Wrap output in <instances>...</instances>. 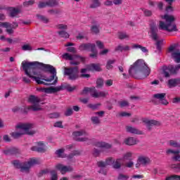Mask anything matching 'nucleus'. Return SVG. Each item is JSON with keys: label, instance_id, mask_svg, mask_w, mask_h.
<instances>
[{"label": "nucleus", "instance_id": "1", "mask_svg": "<svg viewBox=\"0 0 180 180\" xmlns=\"http://www.w3.org/2000/svg\"><path fill=\"white\" fill-rule=\"evenodd\" d=\"M41 65V63H39L38 62L23 61L22 63V70L23 71H25V75H27L29 78L34 79V81H36L37 84H44L45 85H48L41 79L46 81V82H51V81H53L54 78L55 80L53 84H57V79H58V78L57 77V70L55 69V68L51 65H44V68H45V70H46L49 72H51V74L53 75L52 76H51L50 79H46V77L43 76L41 72H40V70H39V65Z\"/></svg>", "mask_w": 180, "mask_h": 180}, {"label": "nucleus", "instance_id": "2", "mask_svg": "<svg viewBox=\"0 0 180 180\" xmlns=\"http://www.w3.org/2000/svg\"><path fill=\"white\" fill-rule=\"evenodd\" d=\"M34 124L30 122L18 123L15 125L16 131L11 134L13 139H20L21 136H34L37 133V130L34 129Z\"/></svg>", "mask_w": 180, "mask_h": 180}, {"label": "nucleus", "instance_id": "3", "mask_svg": "<svg viewBox=\"0 0 180 180\" xmlns=\"http://www.w3.org/2000/svg\"><path fill=\"white\" fill-rule=\"evenodd\" d=\"M151 71L146 62L143 60H137L129 69V74L133 75V74H140L143 78H147Z\"/></svg>", "mask_w": 180, "mask_h": 180}, {"label": "nucleus", "instance_id": "4", "mask_svg": "<svg viewBox=\"0 0 180 180\" xmlns=\"http://www.w3.org/2000/svg\"><path fill=\"white\" fill-rule=\"evenodd\" d=\"M161 19L165 21L160 20L158 24L159 30H165L166 32H178L176 25L175 24V17L172 15L165 14L160 15Z\"/></svg>", "mask_w": 180, "mask_h": 180}, {"label": "nucleus", "instance_id": "5", "mask_svg": "<svg viewBox=\"0 0 180 180\" xmlns=\"http://www.w3.org/2000/svg\"><path fill=\"white\" fill-rule=\"evenodd\" d=\"M37 162L34 159H32L27 162L20 163L18 160L13 161V165L15 168H19L20 172H24L25 174H29L30 168L33 167Z\"/></svg>", "mask_w": 180, "mask_h": 180}, {"label": "nucleus", "instance_id": "6", "mask_svg": "<svg viewBox=\"0 0 180 180\" xmlns=\"http://www.w3.org/2000/svg\"><path fill=\"white\" fill-rule=\"evenodd\" d=\"M30 103L32 105L27 107L28 110H33L34 112H37L38 110H41V106L40 105V98L36 96H30L28 98Z\"/></svg>", "mask_w": 180, "mask_h": 180}, {"label": "nucleus", "instance_id": "7", "mask_svg": "<svg viewBox=\"0 0 180 180\" xmlns=\"http://www.w3.org/2000/svg\"><path fill=\"white\" fill-rule=\"evenodd\" d=\"M62 57L64 60H70V65H79V64H81V61H84V58L67 53L63 54Z\"/></svg>", "mask_w": 180, "mask_h": 180}, {"label": "nucleus", "instance_id": "8", "mask_svg": "<svg viewBox=\"0 0 180 180\" xmlns=\"http://www.w3.org/2000/svg\"><path fill=\"white\" fill-rule=\"evenodd\" d=\"M72 136L75 137V140L77 141H91V139L89 138V134H88V132H86L84 129L74 131L72 133Z\"/></svg>", "mask_w": 180, "mask_h": 180}, {"label": "nucleus", "instance_id": "9", "mask_svg": "<svg viewBox=\"0 0 180 180\" xmlns=\"http://www.w3.org/2000/svg\"><path fill=\"white\" fill-rule=\"evenodd\" d=\"M150 37L153 40H155L156 42V46L158 50H161V44L164 43V39H161L158 41V27L155 25H153L150 27Z\"/></svg>", "mask_w": 180, "mask_h": 180}, {"label": "nucleus", "instance_id": "10", "mask_svg": "<svg viewBox=\"0 0 180 180\" xmlns=\"http://www.w3.org/2000/svg\"><path fill=\"white\" fill-rule=\"evenodd\" d=\"M79 72L78 67L64 68V75H67L68 79H70L71 81L77 79Z\"/></svg>", "mask_w": 180, "mask_h": 180}, {"label": "nucleus", "instance_id": "11", "mask_svg": "<svg viewBox=\"0 0 180 180\" xmlns=\"http://www.w3.org/2000/svg\"><path fill=\"white\" fill-rule=\"evenodd\" d=\"M168 53L175 63H180V51L176 48V45L173 44L168 48Z\"/></svg>", "mask_w": 180, "mask_h": 180}, {"label": "nucleus", "instance_id": "12", "mask_svg": "<svg viewBox=\"0 0 180 180\" xmlns=\"http://www.w3.org/2000/svg\"><path fill=\"white\" fill-rule=\"evenodd\" d=\"M151 164V160L147 156H140L137 160V163L135 165L136 168H140V165L142 167H147Z\"/></svg>", "mask_w": 180, "mask_h": 180}, {"label": "nucleus", "instance_id": "13", "mask_svg": "<svg viewBox=\"0 0 180 180\" xmlns=\"http://www.w3.org/2000/svg\"><path fill=\"white\" fill-rule=\"evenodd\" d=\"M141 121L146 124L148 130H151V126H161V122L158 120L142 118Z\"/></svg>", "mask_w": 180, "mask_h": 180}, {"label": "nucleus", "instance_id": "14", "mask_svg": "<svg viewBox=\"0 0 180 180\" xmlns=\"http://www.w3.org/2000/svg\"><path fill=\"white\" fill-rule=\"evenodd\" d=\"M56 168L60 171L62 175H65L67 172H72L74 171V168L72 166H65L63 164H58L56 165Z\"/></svg>", "mask_w": 180, "mask_h": 180}, {"label": "nucleus", "instance_id": "15", "mask_svg": "<svg viewBox=\"0 0 180 180\" xmlns=\"http://www.w3.org/2000/svg\"><path fill=\"white\" fill-rule=\"evenodd\" d=\"M165 96H167V94L160 93V94H154L153 96V98L158 101L161 103V105H164L165 106H167V105H168L169 103L167 99H165Z\"/></svg>", "mask_w": 180, "mask_h": 180}, {"label": "nucleus", "instance_id": "16", "mask_svg": "<svg viewBox=\"0 0 180 180\" xmlns=\"http://www.w3.org/2000/svg\"><path fill=\"white\" fill-rule=\"evenodd\" d=\"M41 92H45V94H54L56 92H58V91H62L64 89V86L61 85L58 87H49V88H39L37 89Z\"/></svg>", "mask_w": 180, "mask_h": 180}, {"label": "nucleus", "instance_id": "17", "mask_svg": "<svg viewBox=\"0 0 180 180\" xmlns=\"http://www.w3.org/2000/svg\"><path fill=\"white\" fill-rule=\"evenodd\" d=\"M79 50L80 51H95V44L91 43L82 44L79 46Z\"/></svg>", "mask_w": 180, "mask_h": 180}, {"label": "nucleus", "instance_id": "18", "mask_svg": "<svg viewBox=\"0 0 180 180\" xmlns=\"http://www.w3.org/2000/svg\"><path fill=\"white\" fill-rule=\"evenodd\" d=\"M125 129L127 133H130L131 134H137L139 136L143 134V131L133 126L127 125L125 127Z\"/></svg>", "mask_w": 180, "mask_h": 180}, {"label": "nucleus", "instance_id": "19", "mask_svg": "<svg viewBox=\"0 0 180 180\" xmlns=\"http://www.w3.org/2000/svg\"><path fill=\"white\" fill-rule=\"evenodd\" d=\"M93 92L91 93V96L93 98H105L108 95V92L97 91L95 87H92Z\"/></svg>", "mask_w": 180, "mask_h": 180}, {"label": "nucleus", "instance_id": "20", "mask_svg": "<svg viewBox=\"0 0 180 180\" xmlns=\"http://www.w3.org/2000/svg\"><path fill=\"white\" fill-rule=\"evenodd\" d=\"M138 143L139 139L133 136H129L124 140V144L126 146H136Z\"/></svg>", "mask_w": 180, "mask_h": 180}, {"label": "nucleus", "instance_id": "21", "mask_svg": "<svg viewBox=\"0 0 180 180\" xmlns=\"http://www.w3.org/2000/svg\"><path fill=\"white\" fill-rule=\"evenodd\" d=\"M32 151H37V153H44L46 151V146L43 142H38L37 146L31 148Z\"/></svg>", "mask_w": 180, "mask_h": 180}, {"label": "nucleus", "instance_id": "22", "mask_svg": "<svg viewBox=\"0 0 180 180\" xmlns=\"http://www.w3.org/2000/svg\"><path fill=\"white\" fill-rule=\"evenodd\" d=\"M159 77H164L165 78H169L171 77V72L168 66H163L160 70Z\"/></svg>", "mask_w": 180, "mask_h": 180}, {"label": "nucleus", "instance_id": "23", "mask_svg": "<svg viewBox=\"0 0 180 180\" xmlns=\"http://www.w3.org/2000/svg\"><path fill=\"white\" fill-rule=\"evenodd\" d=\"M87 70L89 71H102V68H101V64L99 63H91L87 66Z\"/></svg>", "mask_w": 180, "mask_h": 180}, {"label": "nucleus", "instance_id": "24", "mask_svg": "<svg viewBox=\"0 0 180 180\" xmlns=\"http://www.w3.org/2000/svg\"><path fill=\"white\" fill-rule=\"evenodd\" d=\"M8 11V15L11 18H15V16H18V15L20 13V10L19 8H15L13 7L10 8Z\"/></svg>", "mask_w": 180, "mask_h": 180}, {"label": "nucleus", "instance_id": "25", "mask_svg": "<svg viewBox=\"0 0 180 180\" xmlns=\"http://www.w3.org/2000/svg\"><path fill=\"white\" fill-rule=\"evenodd\" d=\"M168 84L169 88H172L174 86H177V85H180V79H172L168 82Z\"/></svg>", "mask_w": 180, "mask_h": 180}, {"label": "nucleus", "instance_id": "26", "mask_svg": "<svg viewBox=\"0 0 180 180\" xmlns=\"http://www.w3.org/2000/svg\"><path fill=\"white\" fill-rule=\"evenodd\" d=\"M117 37L120 40H129V39H130V35L126 32H120L117 33Z\"/></svg>", "mask_w": 180, "mask_h": 180}, {"label": "nucleus", "instance_id": "27", "mask_svg": "<svg viewBox=\"0 0 180 180\" xmlns=\"http://www.w3.org/2000/svg\"><path fill=\"white\" fill-rule=\"evenodd\" d=\"M96 147L99 148H112V145L105 142H97L96 143Z\"/></svg>", "mask_w": 180, "mask_h": 180}, {"label": "nucleus", "instance_id": "28", "mask_svg": "<svg viewBox=\"0 0 180 180\" xmlns=\"http://www.w3.org/2000/svg\"><path fill=\"white\" fill-rule=\"evenodd\" d=\"M122 159L118 158L116 160H114V162H112V168L114 169H120L122 168V163H121Z\"/></svg>", "mask_w": 180, "mask_h": 180}, {"label": "nucleus", "instance_id": "29", "mask_svg": "<svg viewBox=\"0 0 180 180\" xmlns=\"http://www.w3.org/2000/svg\"><path fill=\"white\" fill-rule=\"evenodd\" d=\"M123 161H131L133 160V153L131 152H127L123 155L122 158Z\"/></svg>", "mask_w": 180, "mask_h": 180}, {"label": "nucleus", "instance_id": "30", "mask_svg": "<svg viewBox=\"0 0 180 180\" xmlns=\"http://www.w3.org/2000/svg\"><path fill=\"white\" fill-rule=\"evenodd\" d=\"M64 151H65V148L58 149L56 151V155L57 157H59V158H65L67 155L64 153Z\"/></svg>", "mask_w": 180, "mask_h": 180}, {"label": "nucleus", "instance_id": "31", "mask_svg": "<svg viewBox=\"0 0 180 180\" xmlns=\"http://www.w3.org/2000/svg\"><path fill=\"white\" fill-rule=\"evenodd\" d=\"M132 49H140V50H141V51L143 53H148V49H147V48H146L145 46H143L140 44H132Z\"/></svg>", "mask_w": 180, "mask_h": 180}, {"label": "nucleus", "instance_id": "32", "mask_svg": "<svg viewBox=\"0 0 180 180\" xmlns=\"http://www.w3.org/2000/svg\"><path fill=\"white\" fill-rule=\"evenodd\" d=\"M116 63V60L115 59H110L107 61L105 68L107 70H112L113 69V65Z\"/></svg>", "mask_w": 180, "mask_h": 180}, {"label": "nucleus", "instance_id": "33", "mask_svg": "<svg viewBox=\"0 0 180 180\" xmlns=\"http://www.w3.org/2000/svg\"><path fill=\"white\" fill-rule=\"evenodd\" d=\"M37 18L38 20L43 22V23H49V22H50V20L49 19V18L40 14H37Z\"/></svg>", "mask_w": 180, "mask_h": 180}, {"label": "nucleus", "instance_id": "34", "mask_svg": "<svg viewBox=\"0 0 180 180\" xmlns=\"http://www.w3.org/2000/svg\"><path fill=\"white\" fill-rule=\"evenodd\" d=\"M129 50H130V46L127 45L124 46L119 45L115 48V51H129Z\"/></svg>", "mask_w": 180, "mask_h": 180}, {"label": "nucleus", "instance_id": "35", "mask_svg": "<svg viewBox=\"0 0 180 180\" xmlns=\"http://www.w3.org/2000/svg\"><path fill=\"white\" fill-rule=\"evenodd\" d=\"M99 6H101V0H91L90 8H99Z\"/></svg>", "mask_w": 180, "mask_h": 180}, {"label": "nucleus", "instance_id": "36", "mask_svg": "<svg viewBox=\"0 0 180 180\" xmlns=\"http://www.w3.org/2000/svg\"><path fill=\"white\" fill-rule=\"evenodd\" d=\"M168 143L170 147H174V148H180V143H179V142L176 141L170 140L169 141Z\"/></svg>", "mask_w": 180, "mask_h": 180}, {"label": "nucleus", "instance_id": "37", "mask_svg": "<svg viewBox=\"0 0 180 180\" xmlns=\"http://www.w3.org/2000/svg\"><path fill=\"white\" fill-rule=\"evenodd\" d=\"M58 34H59L60 37H63V39H68L70 37V34L65 32V30L58 31Z\"/></svg>", "mask_w": 180, "mask_h": 180}, {"label": "nucleus", "instance_id": "38", "mask_svg": "<svg viewBox=\"0 0 180 180\" xmlns=\"http://www.w3.org/2000/svg\"><path fill=\"white\" fill-rule=\"evenodd\" d=\"M47 6L53 7L57 6L58 5V1L57 0H46Z\"/></svg>", "mask_w": 180, "mask_h": 180}, {"label": "nucleus", "instance_id": "39", "mask_svg": "<svg viewBox=\"0 0 180 180\" xmlns=\"http://www.w3.org/2000/svg\"><path fill=\"white\" fill-rule=\"evenodd\" d=\"M179 150H173L171 148H169L166 150L167 155H169L170 154H173V155H176L177 154H179Z\"/></svg>", "mask_w": 180, "mask_h": 180}, {"label": "nucleus", "instance_id": "40", "mask_svg": "<svg viewBox=\"0 0 180 180\" xmlns=\"http://www.w3.org/2000/svg\"><path fill=\"white\" fill-rule=\"evenodd\" d=\"M169 68V71H170L171 75H175V74H178V70H176V68L172 65L167 66Z\"/></svg>", "mask_w": 180, "mask_h": 180}, {"label": "nucleus", "instance_id": "41", "mask_svg": "<svg viewBox=\"0 0 180 180\" xmlns=\"http://www.w3.org/2000/svg\"><path fill=\"white\" fill-rule=\"evenodd\" d=\"M48 13H49V15H61V11H60V9H50L48 11Z\"/></svg>", "mask_w": 180, "mask_h": 180}, {"label": "nucleus", "instance_id": "42", "mask_svg": "<svg viewBox=\"0 0 180 180\" xmlns=\"http://www.w3.org/2000/svg\"><path fill=\"white\" fill-rule=\"evenodd\" d=\"M22 50L23 51H32V50H33V47H32V45H30V44H27L22 45Z\"/></svg>", "mask_w": 180, "mask_h": 180}, {"label": "nucleus", "instance_id": "43", "mask_svg": "<svg viewBox=\"0 0 180 180\" xmlns=\"http://www.w3.org/2000/svg\"><path fill=\"white\" fill-rule=\"evenodd\" d=\"M120 108H127L129 105V101H120L118 102Z\"/></svg>", "mask_w": 180, "mask_h": 180}, {"label": "nucleus", "instance_id": "44", "mask_svg": "<svg viewBox=\"0 0 180 180\" xmlns=\"http://www.w3.org/2000/svg\"><path fill=\"white\" fill-rule=\"evenodd\" d=\"M91 120L93 124H101V120L99 119V117H98L96 116L91 117Z\"/></svg>", "mask_w": 180, "mask_h": 180}, {"label": "nucleus", "instance_id": "45", "mask_svg": "<svg viewBox=\"0 0 180 180\" xmlns=\"http://www.w3.org/2000/svg\"><path fill=\"white\" fill-rule=\"evenodd\" d=\"M56 27L58 30H67L68 29V27L65 24H58Z\"/></svg>", "mask_w": 180, "mask_h": 180}, {"label": "nucleus", "instance_id": "46", "mask_svg": "<svg viewBox=\"0 0 180 180\" xmlns=\"http://www.w3.org/2000/svg\"><path fill=\"white\" fill-rule=\"evenodd\" d=\"M89 92H94V89L89 87H84V89L82 91V95H86Z\"/></svg>", "mask_w": 180, "mask_h": 180}, {"label": "nucleus", "instance_id": "47", "mask_svg": "<svg viewBox=\"0 0 180 180\" xmlns=\"http://www.w3.org/2000/svg\"><path fill=\"white\" fill-rule=\"evenodd\" d=\"M91 31L94 34H98V33H99V26H97V25L91 26Z\"/></svg>", "mask_w": 180, "mask_h": 180}, {"label": "nucleus", "instance_id": "48", "mask_svg": "<svg viewBox=\"0 0 180 180\" xmlns=\"http://www.w3.org/2000/svg\"><path fill=\"white\" fill-rule=\"evenodd\" d=\"M103 86V79H98L96 81V88H102Z\"/></svg>", "mask_w": 180, "mask_h": 180}, {"label": "nucleus", "instance_id": "49", "mask_svg": "<svg viewBox=\"0 0 180 180\" xmlns=\"http://www.w3.org/2000/svg\"><path fill=\"white\" fill-rule=\"evenodd\" d=\"M113 162H115V159L112 158H108L105 160V165H113Z\"/></svg>", "mask_w": 180, "mask_h": 180}, {"label": "nucleus", "instance_id": "50", "mask_svg": "<svg viewBox=\"0 0 180 180\" xmlns=\"http://www.w3.org/2000/svg\"><path fill=\"white\" fill-rule=\"evenodd\" d=\"M34 0H29L23 3V6L26 7L32 6V5H34Z\"/></svg>", "mask_w": 180, "mask_h": 180}, {"label": "nucleus", "instance_id": "51", "mask_svg": "<svg viewBox=\"0 0 180 180\" xmlns=\"http://www.w3.org/2000/svg\"><path fill=\"white\" fill-rule=\"evenodd\" d=\"M117 179L118 180H127V179H129V176H127V174H120L117 177Z\"/></svg>", "mask_w": 180, "mask_h": 180}, {"label": "nucleus", "instance_id": "52", "mask_svg": "<svg viewBox=\"0 0 180 180\" xmlns=\"http://www.w3.org/2000/svg\"><path fill=\"white\" fill-rule=\"evenodd\" d=\"M46 6H47V1H40L38 4V8H39L40 9H41L43 8H46Z\"/></svg>", "mask_w": 180, "mask_h": 180}, {"label": "nucleus", "instance_id": "53", "mask_svg": "<svg viewBox=\"0 0 180 180\" xmlns=\"http://www.w3.org/2000/svg\"><path fill=\"white\" fill-rule=\"evenodd\" d=\"M74 112L72 111V108H68L65 112V116H71Z\"/></svg>", "mask_w": 180, "mask_h": 180}, {"label": "nucleus", "instance_id": "54", "mask_svg": "<svg viewBox=\"0 0 180 180\" xmlns=\"http://www.w3.org/2000/svg\"><path fill=\"white\" fill-rule=\"evenodd\" d=\"M58 177L57 176V173L56 172H51V180H58Z\"/></svg>", "mask_w": 180, "mask_h": 180}, {"label": "nucleus", "instance_id": "55", "mask_svg": "<svg viewBox=\"0 0 180 180\" xmlns=\"http://www.w3.org/2000/svg\"><path fill=\"white\" fill-rule=\"evenodd\" d=\"M59 117H60L59 112H53L49 115V117H51V119H57Z\"/></svg>", "mask_w": 180, "mask_h": 180}, {"label": "nucleus", "instance_id": "56", "mask_svg": "<svg viewBox=\"0 0 180 180\" xmlns=\"http://www.w3.org/2000/svg\"><path fill=\"white\" fill-rule=\"evenodd\" d=\"M101 106V104H89L88 108H90V109H93V110H95L96 109H98Z\"/></svg>", "mask_w": 180, "mask_h": 180}, {"label": "nucleus", "instance_id": "57", "mask_svg": "<svg viewBox=\"0 0 180 180\" xmlns=\"http://www.w3.org/2000/svg\"><path fill=\"white\" fill-rule=\"evenodd\" d=\"M18 26H19V25L18 24V22H13V24H11L8 22V25L7 27H9L10 29H16V27H18Z\"/></svg>", "mask_w": 180, "mask_h": 180}, {"label": "nucleus", "instance_id": "58", "mask_svg": "<svg viewBox=\"0 0 180 180\" xmlns=\"http://www.w3.org/2000/svg\"><path fill=\"white\" fill-rule=\"evenodd\" d=\"M143 15L145 16H153V11L146 9L143 11Z\"/></svg>", "mask_w": 180, "mask_h": 180}, {"label": "nucleus", "instance_id": "59", "mask_svg": "<svg viewBox=\"0 0 180 180\" xmlns=\"http://www.w3.org/2000/svg\"><path fill=\"white\" fill-rule=\"evenodd\" d=\"M75 155H79V151H74L73 153H70L68 156V158L71 159L73 158Z\"/></svg>", "mask_w": 180, "mask_h": 180}, {"label": "nucleus", "instance_id": "60", "mask_svg": "<svg viewBox=\"0 0 180 180\" xmlns=\"http://www.w3.org/2000/svg\"><path fill=\"white\" fill-rule=\"evenodd\" d=\"M53 126H54V127H59L60 129H63V127H64L63 126V122H61V121L55 122Z\"/></svg>", "mask_w": 180, "mask_h": 180}, {"label": "nucleus", "instance_id": "61", "mask_svg": "<svg viewBox=\"0 0 180 180\" xmlns=\"http://www.w3.org/2000/svg\"><path fill=\"white\" fill-rule=\"evenodd\" d=\"M98 167H100V168H105V167H108L106 165V162H98L97 163Z\"/></svg>", "mask_w": 180, "mask_h": 180}, {"label": "nucleus", "instance_id": "62", "mask_svg": "<svg viewBox=\"0 0 180 180\" xmlns=\"http://www.w3.org/2000/svg\"><path fill=\"white\" fill-rule=\"evenodd\" d=\"M172 103L178 104L180 103V97H174L172 99Z\"/></svg>", "mask_w": 180, "mask_h": 180}, {"label": "nucleus", "instance_id": "63", "mask_svg": "<svg viewBox=\"0 0 180 180\" xmlns=\"http://www.w3.org/2000/svg\"><path fill=\"white\" fill-rule=\"evenodd\" d=\"M18 153H19V149L16 148H12L10 149L11 154H18Z\"/></svg>", "mask_w": 180, "mask_h": 180}, {"label": "nucleus", "instance_id": "64", "mask_svg": "<svg viewBox=\"0 0 180 180\" xmlns=\"http://www.w3.org/2000/svg\"><path fill=\"white\" fill-rule=\"evenodd\" d=\"M96 44L97 45L98 49H104V47H105V45H103V43H102V41H97L96 42Z\"/></svg>", "mask_w": 180, "mask_h": 180}]
</instances>
